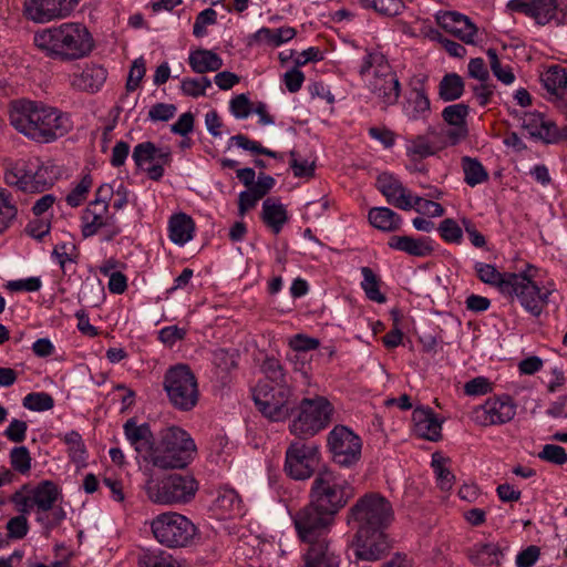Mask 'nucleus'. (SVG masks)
<instances>
[{"mask_svg": "<svg viewBox=\"0 0 567 567\" xmlns=\"http://www.w3.org/2000/svg\"><path fill=\"white\" fill-rule=\"evenodd\" d=\"M474 270L483 284L496 288L506 298L516 299L533 317H539L548 305L550 291L536 282L538 270L532 265L519 272H501L494 265L476 261Z\"/></svg>", "mask_w": 567, "mask_h": 567, "instance_id": "nucleus-1", "label": "nucleus"}, {"mask_svg": "<svg viewBox=\"0 0 567 567\" xmlns=\"http://www.w3.org/2000/svg\"><path fill=\"white\" fill-rule=\"evenodd\" d=\"M9 118L19 133L39 143H51L72 127L69 116L58 109L29 100L13 101Z\"/></svg>", "mask_w": 567, "mask_h": 567, "instance_id": "nucleus-2", "label": "nucleus"}, {"mask_svg": "<svg viewBox=\"0 0 567 567\" xmlns=\"http://www.w3.org/2000/svg\"><path fill=\"white\" fill-rule=\"evenodd\" d=\"M34 45L48 58L71 62L87 56L94 41L87 28L78 22H64L34 33Z\"/></svg>", "mask_w": 567, "mask_h": 567, "instance_id": "nucleus-3", "label": "nucleus"}, {"mask_svg": "<svg viewBox=\"0 0 567 567\" xmlns=\"http://www.w3.org/2000/svg\"><path fill=\"white\" fill-rule=\"evenodd\" d=\"M359 75L383 107L398 102L401 93L400 81L382 52L367 51L359 68Z\"/></svg>", "mask_w": 567, "mask_h": 567, "instance_id": "nucleus-4", "label": "nucleus"}, {"mask_svg": "<svg viewBox=\"0 0 567 567\" xmlns=\"http://www.w3.org/2000/svg\"><path fill=\"white\" fill-rule=\"evenodd\" d=\"M144 491L147 498L158 505L187 504L198 491V482L192 475L169 474L157 477L153 467L143 468Z\"/></svg>", "mask_w": 567, "mask_h": 567, "instance_id": "nucleus-5", "label": "nucleus"}, {"mask_svg": "<svg viewBox=\"0 0 567 567\" xmlns=\"http://www.w3.org/2000/svg\"><path fill=\"white\" fill-rule=\"evenodd\" d=\"M196 452V444L185 430L178 426H168L159 432L157 447L152 454L150 467L184 468L193 461Z\"/></svg>", "mask_w": 567, "mask_h": 567, "instance_id": "nucleus-6", "label": "nucleus"}, {"mask_svg": "<svg viewBox=\"0 0 567 567\" xmlns=\"http://www.w3.org/2000/svg\"><path fill=\"white\" fill-rule=\"evenodd\" d=\"M354 488L339 472L320 471L311 484L310 502L320 509L336 516L353 497Z\"/></svg>", "mask_w": 567, "mask_h": 567, "instance_id": "nucleus-7", "label": "nucleus"}, {"mask_svg": "<svg viewBox=\"0 0 567 567\" xmlns=\"http://www.w3.org/2000/svg\"><path fill=\"white\" fill-rule=\"evenodd\" d=\"M58 168L43 164L39 159H18L10 163L4 171V182L23 193H42L54 185Z\"/></svg>", "mask_w": 567, "mask_h": 567, "instance_id": "nucleus-8", "label": "nucleus"}, {"mask_svg": "<svg viewBox=\"0 0 567 567\" xmlns=\"http://www.w3.org/2000/svg\"><path fill=\"white\" fill-rule=\"evenodd\" d=\"M393 518L391 503L378 493L360 497L348 513V524L354 529H386Z\"/></svg>", "mask_w": 567, "mask_h": 567, "instance_id": "nucleus-9", "label": "nucleus"}, {"mask_svg": "<svg viewBox=\"0 0 567 567\" xmlns=\"http://www.w3.org/2000/svg\"><path fill=\"white\" fill-rule=\"evenodd\" d=\"M154 538L167 548H183L190 545L197 534V527L185 515L177 512L158 514L151 520Z\"/></svg>", "mask_w": 567, "mask_h": 567, "instance_id": "nucleus-10", "label": "nucleus"}, {"mask_svg": "<svg viewBox=\"0 0 567 567\" xmlns=\"http://www.w3.org/2000/svg\"><path fill=\"white\" fill-rule=\"evenodd\" d=\"M163 386L175 409L187 412L197 405L198 383L188 365L177 364L169 368L164 375Z\"/></svg>", "mask_w": 567, "mask_h": 567, "instance_id": "nucleus-11", "label": "nucleus"}, {"mask_svg": "<svg viewBox=\"0 0 567 567\" xmlns=\"http://www.w3.org/2000/svg\"><path fill=\"white\" fill-rule=\"evenodd\" d=\"M298 410L289 425L290 432L298 437H310L326 429L334 412L329 400L321 395L302 399Z\"/></svg>", "mask_w": 567, "mask_h": 567, "instance_id": "nucleus-12", "label": "nucleus"}, {"mask_svg": "<svg viewBox=\"0 0 567 567\" xmlns=\"http://www.w3.org/2000/svg\"><path fill=\"white\" fill-rule=\"evenodd\" d=\"M291 390L287 383L271 384L259 381L252 390V399L264 416L272 422H280L289 416V398Z\"/></svg>", "mask_w": 567, "mask_h": 567, "instance_id": "nucleus-13", "label": "nucleus"}, {"mask_svg": "<svg viewBox=\"0 0 567 567\" xmlns=\"http://www.w3.org/2000/svg\"><path fill=\"white\" fill-rule=\"evenodd\" d=\"M292 519L299 538L310 544L326 539L323 535L328 533L333 524L334 516L310 502L300 508Z\"/></svg>", "mask_w": 567, "mask_h": 567, "instance_id": "nucleus-14", "label": "nucleus"}, {"mask_svg": "<svg viewBox=\"0 0 567 567\" xmlns=\"http://www.w3.org/2000/svg\"><path fill=\"white\" fill-rule=\"evenodd\" d=\"M329 451L334 463L351 467L361 457V439L348 426L336 425L328 434Z\"/></svg>", "mask_w": 567, "mask_h": 567, "instance_id": "nucleus-15", "label": "nucleus"}, {"mask_svg": "<svg viewBox=\"0 0 567 567\" xmlns=\"http://www.w3.org/2000/svg\"><path fill=\"white\" fill-rule=\"evenodd\" d=\"M320 461L315 443L292 442L286 451L285 471L293 480L309 478Z\"/></svg>", "mask_w": 567, "mask_h": 567, "instance_id": "nucleus-16", "label": "nucleus"}, {"mask_svg": "<svg viewBox=\"0 0 567 567\" xmlns=\"http://www.w3.org/2000/svg\"><path fill=\"white\" fill-rule=\"evenodd\" d=\"M516 409V403L508 394L494 395L475 406L471 417L481 426L502 425L514 419Z\"/></svg>", "mask_w": 567, "mask_h": 567, "instance_id": "nucleus-17", "label": "nucleus"}, {"mask_svg": "<svg viewBox=\"0 0 567 567\" xmlns=\"http://www.w3.org/2000/svg\"><path fill=\"white\" fill-rule=\"evenodd\" d=\"M132 159L138 168L145 169L152 181L164 176V167L172 163L169 147H157L153 142H142L135 145Z\"/></svg>", "mask_w": 567, "mask_h": 567, "instance_id": "nucleus-18", "label": "nucleus"}, {"mask_svg": "<svg viewBox=\"0 0 567 567\" xmlns=\"http://www.w3.org/2000/svg\"><path fill=\"white\" fill-rule=\"evenodd\" d=\"M384 530L355 529L352 543L355 560L375 561L389 553L391 545Z\"/></svg>", "mask_w": 567, "mask_h": 567, "instance_id": "nucleus-19", "label": "nucleus"}, {"mask_svg": "<svg viewBox=\"0 0 567 567\" xmlns=\"http://www.w3.org/2000/svg\"><path fill=\"white\" fill-rule=\"evenodd\" d=\"M102 229L106 231V240H112L122 231L115 216L110 214L107 205H87L81 215L82 236L89 238Z\"/></svg>", "mask_w": 567, "mask_h": 567, "instance_id": "nucleus-20", "label": "nucleus"}, {"mask_svg": "<svg viewBox=\"0 0 567 567\" xmlns=\"http://www.w3.org/2000/svg\"><path fill=\"white\" fill-rule=\"evenodd\" d=\"M72 11L68 0H24L22 9L27 20L39 24L65 19Z\"/></svg>", "mask_w": 567, "mask_h": 567, "instance_id": "nucleus-21", "label": "nucleus"}, {"mask_svg": "<svg viewBox=\"0 0 567 567\" xmlns=\"http://www.w3.org/2000/svg\"><path fill=\"white\" fill-rule=\"evenodd\" d=\"M123 431L125 439L135 450L138 457L151 465L152 454L157 447V442L148 423L137 424L134 419H128Z\"/></svg>", "mask_w": 567, "mask_h": 567, "instance_id": "nucleus-22", "label": "nucleus"}, {"mask_svg": "<svg viewBox=\"0 0 567 567\" xmlns=\"http://www.w3.org/2000/svg\"><path fill=\"white\" fill-rule=\"evenodd\" d=\"M435 20L440 27L463 42L467 44L476 42L477 28L468 17L456 11H439Z\"/></svg>", "mask_w": 567, "mask_h": 567, "instance_id": "nucleus-23", "label": "nucleus"}, {"mask_svg": "<svg viewBox=\"0 0 567 567\" xmlns=\"http://www.w3.org/2000/svg\"><path fill=\"white\" fill-rule=\"evenodd\" d=\"M60 495L58 486L51 481H43L35 486L22 501L23 512L37 509V514L43 515L52 509Z\"/></svg>", "mask_w": 567, "mask_h": 567, "instance_id": "nucleus-24", "label": "nucleus"}, {"mask_svg": "<svg viewBox=\"0 0 567 567\" xmlns=\"http://www.w3.org/2000/svg\"><path fill=\"white\" fill-rule=\"evenodd\" d=\"M106 79L107 71L104 66L87 63L70 76V85L80 92L96 93L104 85Z\"/></svg>", "mask_w": 567, "mask_h": 567, "instance_id": "nucleus-25", "label": "nucleus"}, {"mask_svg": "<svg viewBox=\"0 0 567 567\" xmlns=\"http://www.w3.org/2000/svg\"><path fill=\"white\" fill-rule=\"evenodd\" d=\"M522 127L534 140L545 144L555 143V122L540 112H524Z\"/></svg>", "mask_w": 567, "mask_h": 567, "instance_id": "nucleus-26", "label": "nucleus"}, {"mask_svg": "<svg viewBox=\"0 0 567 567\" xmlns=\"http://www.w3.org/2000/svg\"><path fill=\"white\" fill-rule=\"evenodd\" d=\"M377 187L388 203L402 210L413 207L411 193L392 175L382 174L377 179Z\"/></svg>", "mask_w": 567, "mask_h": 567, "instance_id": "nucleus-27", "label": "nucleus"}, {"mask_svg": "<svg viewBox=\"0 0 567 567\" xmlns=\"http://www.w3.org/2000/svg\"><path fill=\"white\" fill-rule=\"evenodd\" d=\"M567 14V0H532L529 18L539 25L555 20L560 23Z\"/></svg>", "mask_w": 567, "mask_h": 567, "instance_id": "nucleus-28", "label": "nucleus"}, {"mask_svg": "<svg viewBox=\"0 0 567 567\" xmlns=\"http://www.w3.org/2000/svg\"><path fill=\"white\" fill-rule=\"evenodd\" d=\"M414 433L424 440L436 442L441 439L442 425L434 412L427 408H417L412 414Z\"/></svg>", "mask_w": 567, "mask_h": 567, "instance_id": "nucleus-29", "label": "nucleus"}, {"mask_svg": "<svg viewBox=\"0 0 567 567\" xmlns=\"http://www.w3.org/2000/svg\"><path fill=\"white\" fill-rule=\"evenodd\" d=\"M340 556L330 547L327 539L310 543L303 554V567H339Z\"/></svg>", "mask_w": 567, "mask_h": 567, "instance_id": "nucleus-30", "label": "nucleus"}, {"mask_svg": "<svg viewBox=\"0 0 567 567\" xmlns=\"http://www.w3.org/2000/svg\"><path fill=\"white\" fill-rule=\"evenodd\" d=\"M388 245L394 250L417 258L429 257L434 251L433 240L430 237L414 238L411 236H392Z\"/></svg>", "mask_w": 567, "mask_h": 567, "instance_id": "nucleus-31", "label": "nucleus"}, {"mask_svg": "<svg viewBox=\"0 0 567 567\" xmlns=\"http://www.w3.org/2000/svg\"><path fill=\"white\" fill-rule=\"evenodd\" d=\"M168 237L178 246H184L194 237L195 224L185 213L174 214L168 220Z\"/></svg>", "mask_w": 567, "mask_h": 567, "instance_id": "nucleus-32", "label": "nucleus"}, {"mask_svg": "<svg viewBox=\"0 0 567 567\" xmlns=\"http://www.w3.org/2000/svg\"><path fill=\"white\" fill-rule=\"evenodd\" d=\"M296 34L297 31L292 27H281L278 29L262 27L250 37L249 44L255 42L277 48L292 40Z\"/></svg>", "mask_w": 567, "mask_h": 567, "instance_id": "nucleus-33", "label": "nucleus"}, {"mask_svg": "<svg viewBox=\"0 0 567 567\" xmlns=\"http://www.w3.org/2000/svg\"><path fill=\"white\" fill-rule=\"evenodd\" d=\"M188 64L195 73L216 72L223 66V59L212 50L197 49L189 52Z\"/></svg>", "mask_w": 567, "mask_h": 567, "instance_id": "nucleus-34", "label": "nucleus"}, {"mask_svg": "<svg viewBox=\"0 0 567 567\" xmlns=\"http://www.w3.org/2000/svg\"><path fill=\"white\" fill-rule=\"evenodd\" d=\"M403 113L412 121L427 117L430 114V100L423 90L414 89L410 92L403 103Z\"/></svg>", "mask_w": 567, "mask_h": 567, "instance_id": "nucleus-35", "label": "nucleus"}, {"mask_svg": "<svg viewBox=\"0 0 567 567\" xmlns=\"http://www.w3.org/2000/svg\"><path fill=\"white\" fill-rule=\"evenodd\" d=\"M214 508L223 518H230L241 514V499L233 488H223L214 502Z\"/></svg>", "mask_w": 567, "mask_h": 567, "instance_id": "nucleus-36", "label": "nucleus"}, {"mask_svg": "<svg viewBox=\"0 0 567 567\" xmlns=\"http://www.w3.org/2000/svg\"><path fill=\"white\" fill-rule=\"evenodd\" d=\"M370 224L382 231H395L402 225V217L388 207H373L369 210Z\"/></svg>", "mask_w": 567, "mask_h": 567, "instance_id": "nucleus-37", "label": "nucleus"}, {"mask_svg": "<svg viewBox=\"0 0 567 567\" xmlns=\"http://www.w3.org/2000/svg\"><path fill=\"white\" fill-rule=\"evenodd\" d=\"M261 219L274 234H279L287 223V210L282 204L275 203L272 199L267 198L262 203Z\"/></svg>", "mask_w": 567, "mask_h": 567, "instance_id": "nucleus-38", "label": "nucleus"}, {"mask_svg": "<svg viewBox=\"0 0 567 567\" xmlns=\"http://www.w3.org/2000/svg\"><path fill=\"white\" fill-rule=\"evenodd\" d=\"M138 567H183L169 553L161 549L143 550L137 558Z\"/></svg>", "mask_w": 567, "mask_h": 567, "instance_id": "nucleus-39", "label": "nucleus"}, {"mask_svg": "<svg viewBox=\"0 0 567 567\" xmlns=\"http://www.w3.org/2000/svg\"><path fill=\"white\" fill-rule=\"evenodd\" d=\"M543 83L546 90L553 94H566L567 68L559 65L550 66L543 75Z\"/></svg>", "mask_w": 567, "mask_h": 567, "instance_id": "nucleus-40", "label": "nucleus"}, {"mask_svg": "<svg viewBox=\"0 0 567 567\" xmlns=\"http://www.w3.org/2000/svg\"><path fill=\"white\" fill-rule=\"evenodd\" d=\"M463 92L464 81L456 73L444 75L439 84V95L445 102L460 99Z\"/></svg>", "mask_w": 567, "mask_h": 567, "instance_id": "nucleus-41", "label": "nucleus"}, {"mask_svg": "<svg viewBox=\"0 0 567 567\" xmlns=\"http://www.w3.org/2000/svg\"><path fill=\"white\" fill-rule=\"evenodd\" d=\"M462 169L464 173V182L471 187L482 184L488 179L487 171L476 158L464 156L462 158Z\"/></svg>", "mask_w": 567, "mask_h": 567, "instance_id": "nucleus-42", "label": "nucleus"}, {"mask_svg": "<svg viewBox=\"0 0 567 567\" xmlns=\"http://www.w3.org/2000/svg\"><path fill=\"white\" fill-rule=\"evenodd\" d=\"M361 274L363 280L361 282V288L365 292V296L369 300L384 303L386 301V297L380 291V278L370 267H362Z\"/></svg>", "mask_w": 567, "mask_h": 567, "instance_id": "nucleus-43", "label": "nucleus"}, {"mask_svg": "<svg viewBox=\"0 0 567 567\" xmlns=\"http://www.w3.org/2000/svg\"><path fill=\"white\" fill-rule=\"evenodd\" d=\"M447 462L449 460L443 457L440 453H434L432 455L431 465L433 467L437 485L442 491H450L455 481V476L447 467Z\"/></svg>", "mask_w": 567, "mask_h": 567, "instance_id": "nucleus-44", "label": "nucleus"}, {"mask_svg": "<svg viewBox=\"0 0 567 567\" xmlns=\"http://www.w3.org/2000/svg\"><path fill=\"white\" fill-rule=\"evenodd\" d=\"M18 208L12 195L6 188L0 187V234L3 233L16 219Z\"/></svg>", "mask_w": 567, "mask_h": 567, "instance_id": "nucleus-45", "label": "nucleus"}, {"mask_svg": "<svg viewBox=\"0 0 567 567\" xmlns=\"http://www.w3.org/2000/svg\"><path fill=\"white\" fill-rule=\"evenodd\" d=\"M359 2L363 8H371L385 17L399 16L405 8L402 0H359Z\"/></svg>", "mask_w": 567, "mask_h": 567, "instance_id": "nucleus-46", "label": "nucleus"}, {"mask_svg": "<svg viewBox=\"0 0 567 567\" xmlns=\"http://www.w3.org/2000/svg\"><path fill=\"white\" fill-rule=\"evenodd\" d=\"M507 546L498 543L480 544L476 546L477 559L483 564L499 565Z\"/></svg>", "mask_w": 567, "mask_h": 567, "instance_id": "nucleus-47", "label": "nucleus"}, {"mask_svg": "<svg viewBox=\"0 0 567 567\" xmlns=\"http://www.w3.org/2000/svg\"><path fill=\"white\" fill-rule=\"evenodd\" d=\"M63 441L68 445L71 460L75 463H83L87 453L81 434L78 431H70L64 434Z\"/></svg>", "mask_w": 567, "mask_h": 567, "instance_id": "nucleus-48", "label": "nucleus"}, {"mask_svg": "<svg viewBox=\"0 0 567 567\" xmlns=\"http://www.w3.org/2000/svg\"><path fill=\"white\" fill-rule=\"evenodd\" d=\"M22 404L31 411H48L54 406L53 398L47 392H32L23 398Z\"/></svg>", "mask_w": 567, "mask_h": 567, "instance_id": "nucleus-49", "label": "nucleus"}, {"mask_svg": "<svg viewBox=\"0 0 567 567\" xmlns=\"http://www.w3.org/2000/svg\"><path fill=\"white\" fill-rule=\"evenodd\" d=\"M486 54L489 60L491 70L497 80L506 85L512 84L515 80V75L509 66H502L496 50L491 48L487 50Z\"/></svg>", "mask_w": 567, "mask_h": 567, "instance_id": "nucleus-50", "label": "nucleus"}, {"mask_svg": "<svg viewBox=\"0 0 567 567\" xmlns=\"http://www.w3.org/2000/svg\"><path fill=\"white\" fill-rule=\"evenodd\" d=\"M92 184L93 182L90 175L83 176L79 184L68 194L65 198L68 205L71 207L80 206L86 199Z\"/></svg>", "mask_w": 567, "mask_h": 567, "instance_id": "nucleus-51", "label": "nucleus"}, {"mask_svg": "<svg viewBox=\"0 0 567 567\" xmlns=\"http://www.w3.org/2000/svg\"><path fill=\"white\" fill-rule=\"evenodd\" d=\"M468 106L464 103H457L446 106L442 112L444 121L451 125H466Z\"/></svg>", "mask_w": 567, "mask_h": 567, "instance_id": "nucleus-52", "label": "nucleus"}, {"mask_svg": "<svg viewBox=\"0 0 567 567\" xmlns=\"http://www.w3.org/2000/svg\"><path fill=\"white\" fill-rule=\"evenodd\" d=\"M229 143L235 144L236 146L245 151H249L254 154H262L269 157L277 156V154L274 151L264 147L259 142L252 141L243 134L231 136L229 138Z\"/></svg>", "mask_w": 567, "mask_h": 567, "instance_id": "nucleus-53", "label": "nucleus"}, {"mask_svg": "<svg viewBox=\"0 0 567 567\" xmlns=\"http://www.w3.org/2000/svg\"><path fill=\"white\" fill-rule=\"evenodd\" d=\"M437 230L446 243L461 244L463 230L454 219L445 218L441 221Z\"/></svg>", "mask_w": 567, "mask_h": 567, "instance_id": "nucleus-54", "label": "nucleus"}, {"mask_svg": "<svg viewBox=\"0 0 567 567\" xmlns=\"http://www.w3.org/2000/svg\"><path fill=\"white\" fill-rule=\"evenodd\" d=\"M10 462L13 470L25 474L31 468V456L25 446H16L10 452Z\"/></svg>", "mask_w": 567, "mask_h": 567, "instance_id": "nucleus-55", "label": "nucleus"}, {"mask_svg": "<svg viewBox=\"0 0 567 567\" xmlns=\"http://www.w3.org/2000/svg\"><path fill=\"white\" fill-rule=\"evenodd\" d=\"M261 369L266 377L264 381H268L271 384L286 383L282 367L277 359L267 358L264 361Z\"/></svg>", "mask_w": 567, "mask_h": 567, "instance_id": "nucleus-56", "label": "nucleus"}, {"mask_svg": "<svg viewBox=\"0 0 567 567\" xmlns=\"http://www.w3.org/2000/svg\"><path fill=\"white\" fill-rule=\"evenodd\" d=\"M290 168L296 177H311L315 173V163L307 158H300L297 152H290Z\"/></svg>", "mask_w": 567, "mask_h": 567, "instance_id": "nucleus-57", "label": "nucleus"}, {"mask_svg": "<svg viewBox=\"0 0 567 567\" xmlns=\"http://www.w3.org/2000/svg\"><path fill=\"white\" fill-rule=\"evenodd\" d=\"M413 209L420 214H425L431 217H441L444 215V208L441 204L424 199L420 196H412Z\"/></svg>", "mask_w": 567, "mask_h": 567, "instance_id": "nucleus-58", "label": "nucleus"}, {"mask_svg": "<svg viewBox=\"0 0 567 567\" xmlns=\"http://www.w3.org/2000/svg\"><path fill=\"white\" fill-rule=\"evenodd\" d=\"M230 113L236 118H247L252 113V104L246 94H238L229 102Z\"/></svg>", "mask_w": 567, "mask_h": 567, "instance_id": "nucleus-59", "label": "nucleus"}, {"mask_svg": "<svg viewBox=\"0 0 567 567\" xmlns=\"http://www.w3.org/2000/svg\"><path fill=\"white\" fill-rule=\"evenodd\" d=\"M75 251V245L71 241L56 244L52 251V256L59 262L63 272H65L68 262H75L73 252Z\"/></svg>", "mask_w": 567, "mask_h": 567, "instance_id": "nucleus-60", "label": "nucleus"}, {"mask_svg": "<svg viewBox=\"0 0 567 567\" xmlns=\"http://www.w3.org/2000/svg\"><path fill=\"white\" fill-rule=\"evenodd\" d=\"M464 393L470 396L484 395L493 390L492 382L485 377H476L464 384Z\"/></svg>", "mask_w": 567, "mask_h": 567, "instance_id": "nucleus-61", "label": "nucleus"}, {"mask_svg": "<svg viewBox=\"0 0 567 567\" xmlns=\"http://www.w3.org/2000/svg\"><path fill=\"white\" fill-rule=\"evenodd\" d=\"M146 72L145 61L143 58H138L133 61L128 78L126 81V90L128 92L135 91Z\"/></svg>", "mask_w": 567, "mask_h": 567, "instance_id": "nucleus-62", "label": "nucleus"}, {"mask_svg": "<svg viewBox=\"0 0 567 567\" xmlns=\"http://www.w3.org/2000/svg\"><path fill=\"white\" fill-rule=\"evenodd\" d=\"M539 458L557 464L563 465L567 462V453L565 449L560 445L555 444H546L542 452L538 454Z\"/></svg>", "mask_w": 567, "mask_h": 567, "instance_id": "nucleus-63", "label": "nucleus"}, {"mask_svg": "<svg viewBox=\"0 0 567 567\" xmlns=\"http://www.w3.org/2000/svg\"><path fill=\"white\" fill-rule=\"evenodd\" d=\"M176 106L168 103H156L148 111V118L153 122L169 121L176 113Z\"/></svg>", "mask_w": 567, "mask_h": 567, "instance_id": "nucleus-64", "label": "nucleus"}]
</instances>
